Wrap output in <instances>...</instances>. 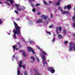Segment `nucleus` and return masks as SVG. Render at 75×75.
<instances>
[{
	"label": "nucleus",
	"instance_id": "3",
	"mask_svg": "<svg viewBox=\"0 0 75 75\" xmlns=\"http://www.w3.org/2000/svg\"><path fill=\"white\" fill-rule=\"evenodd\" d=\"M28 52H32L33 54H35V52L34 51V49L31 47H28Z\"/></svg>",
	"mask_w": 75,
	"mask_h": 75
},
{
	"label": "nucleus",
	"instance_id": "61",
	"mask_svg": "<svg viewBox=\"0 0 75 75\" xmlns=\"http://www.w3.org/2000/svg\"><path fill=\"white\" fill-rule=\"evenodd\" d=\"M48 61L49 62V61H50V60L49 59V60H48Z\"/></svg>",
	"mask_w": 75,
	"mask_h": 75
},
{
	"label": "nucleus",
	"instance_id": "31",
	"mask_svg": "<svg viewBox=\"0 0 75 75\" xmlns=\"http://www.w3.org/2000/svg\"><path fill=\"white\" fill-rule=\"evenodd\" d=\"M6 4H7V5H8V6H10V4H9V3L8 2H6Z\"/></svg>",
	"mask_w": 75,
	"mask_h": 75
},
{
	"label": "nucleus",
	"instance_id": "43",
	"mask_svg": "<svg viewBox=\"0 0 75 75\" xmlns=\"http://www.w3.org/2000/svg\"><path fill=\"white\" fill-rule=\"evenodd\" d=\"M37 48H38V49H39V50H40V47L39 46H37Z\"/></svg>",
	"mask_w": 75,
	"mask_h": 75
},
{
	"label": "nucleus",
	"instance_id": "35",
	"mask_svg": "<svg viewBox=\"0 0 75 75\" xmlns=\"http://www.w3.org/2000/svg\"><path fill=\"white\" fill-rule=\"evenodd\" d=\"M32 10V11H33V12H34V13L35 12V9L34 8Z\"/></svg>",
	"mask_w": 75,
	"mask_h": 75
},
{
	"label": "nucleus",
	"instance_id": "20",
	"mask_svg": "<svg viewBox=\"0 0 75 75\" xmlns=\"http://www.w3.org/2000/svg\"><path fill=\"white\" fill-rule=\"evenodd\" d=\"M30 59H32L33 61H35V58L33 57H30Z\"/></svg>",
	"mask_w": 75,
	"mask_h": 75
},
{
	"label": "nucleus",
	"instance_id": "33",
	"mask_svg": "<svg viewBox=\"0 0 75 75\" xmlns=\"http://www.w3.org/2000/svg\"><path fill=\"white\" fill-rule=\"evenodd\" d=\"M55 38H54L53 39H52V41L53 42H54L55 41Z\"/></svg>",
	"mask_w": 75,
	"mask_h": 75
},
{
	"label": "nucleus",
	"instance_id": "4",
	"mask_svg": "<svg viewBox=\"0 0 75 75\" xmlns=\"http://www.w3.org/2000/svg\"><path fill=\"white\" fill-rule=\"evenodd\" d=\"M54 67H49L48 68L50 71V72L52 74H54L55 72V70L54 69Z\"/></svg>",
	"mask_w": 75,
	"mask_h": 75
},
{
	"label": "nucleus",
	"instance_id": "15",
	"mask_svg": "<svg viewBox=\"0 0 75 75\" xmlns=\"http://www.w3.org/2000/svg\"><path fill=\"white\" fill-rule=\"evenodd\" d=\"M56 28L57 30L59 29V31H61L62 30V28L60 26H59V27H57Z\"/></svg>",
	"mask_w": 75,
	"mask_h": 75
},
{
	"label": "nucleus",
	"instance_id": "37",
	"mask_svg": "<svg viewBox=\"0 0 75 75\" xmlns=\"http://www.w3.org/2000/svg\"><path fill=\"white\" fill-rule=\"evenodd\" d=\"M52 27H53V25H52L49 26V28H52Z\"/></svg>",
	"mask_w": 75,
	"mask_h": 75
},
{
	"label": "nucleus",
	"instance_id": "26",
	"mask_svg": "<svg viewBox=\"0 0 75 75\" xmlns=\"http://www.w3.org/2000/svg\"><path fill=\"white\" fill-rule=\"evenodd\" d=\"M40 6V4H37L35 5L36 7H38V6Z\"/></svg>",
	"mask_w": 75,
	"mask_h": 75
},
{
	"label": "nucleus",
	"instance_id": "6",
	"mask_svg": "<svg viewBox=\"0 0 75 75\" xmlns=\"http://www.w3.org/2000/svg\"><path fill=\"white\" fill-rule=\"evenodd\" d=\"M43 59V65H45V64H47V63L45 62L46 61V59L45 56H41Z\"/></svg>",
	"mask_w": 75,
	"mask_h": 75
},
{
	"label": "nucleus",
	"instance_id": "12",
	"mask_svg": "<svg viewBox=\"0 0 75 75\" xmlns=\"http://www.w3.org/2000/svg\"><path fill=\"white\" fill-rule=\"evenodd\" d=\"M43 22L42 20H41V19H40L38 21H36V22L37 23H42Z\"/></svg>",
	"mask_w": 75,
	"mask_h": 75
},
{
	"label": "nucleus",
	"instance_id": "27",
	"mask_svg": "<svg viewBox=\"0 0 75 75\" xmlns=\"http://www.w3.org/2000/svg\"><path fill=\"white\" fill-rule=\"evenodd\" d=\"M42 52L43 54H44V55H47V54H46V53H45V52H44V51H42Z\"/></svg>",
	"mask_w": 75,
	"mask_h": 75
},
{
	"label": "nucleus",
	"instance_id": "24",
	"mask_svg": "<svg viewBox=\"0 0 75 75\" xmlns=\"http://www.w3.org/2000/svg\"><path fill=\"white\" fill-rule=\"evenodd\" d=\"M72 25H73V27L74 28H75V23H74L72 24Z\"/></svg>",
	"mask_w": 75,
	"mask_h": 75
},
{
	"label": "nucleus",
	"instance_id": "10",
	"mask_svg": "<svg viewBox=\"0 0 75 75\" xmlns=\"http://www.w3.org/2000/svg\"><path fill=\"white\" fill-rule=\"evenodd\" d=\"M69 45L70 46H72V45H73L74 46V48H75V44H74V43L71 42L70 43H69Z\"/></svg>",
	"mask_w": 75,
	"mask_h": 75
},
{
	"label": "nucleus",
	"instance_id": "38",
	"mask_svg": "<svg viewBox=\"0 0 75 75\" xmlns=\"http://www.w3.org/2000/svg\"><path fill=\"white\" fill-rule=\"evenodd\" d=\"M64 10H65V9H66V8H67V6H65L64 8Z\"/></svg>",
	"mask_w": 75,
	"mask_h": 75
},
{
	"label": "nucleus",
	"instance_id": "50",
	"mask_svg": "<svg viewBox=\"0 0 75 75\" xmlns=\"http://www.w3.org/2000/svg\"><path fill=\"white\" fill-rule=\"evenodd\" d=\"M56 12H57V10L55 9V11H54V13H56Z\"/></svg>",
	"mask_w": 75,
	"mask_h": 75
},
{
	"label": "nucleus",
	"instance_id": "39",
	"mask_svg": "<svg viewBox=\"0 0 75 75\" xmlns=\"http://www.w3.org/2000/svg\"><path fill=\"white\" fill-rule=\"evenodd\" d=\"M68 41H66L64 42V43H65V44H67L68 43Z\"/></svg>",
	"mask_w": 75,
	"mask_h": 75
},
{
	"label": "nucleus",
	"instance_id": "60",
	"mask_svg": "<svg viewBox=\"0 0 75 75\" xmlns=\"http://www.w3.org/2000/svg\"><path fill=\"white\" fill-rule=\"evenodd\" d=\"M61 0H59V1H61Z\"/></svg>",
	"mask_w": 75,
	"mask_h": 75
},
{
	"label": "nucleus",
	"instance_id": "11",
	"mask_svg": "<svg viewBox=\"0 0 75 75\" xmlns=\"http://www.w3.org/2000/svg\"><path fill=\"white\" fill-rule=\"evenodd\" d=\"M22 64H23V61L21 60L19 62V66L20 68H21V66L22 65Z\"/></svg>",
	"mask_w": 75,
	"mask_h": 75
},
{
	"label": "nucleus",
	"instance_id": "57",
	"mask_svg": "<svg viewBox=\"0 0 75 75\" xmlns=\"http://www.w3.org/2000/svg\"><path fill=\"white\" fill-rule=\"evenodd\" d=\"M0 4H2V2H1V1H0Z\"/></svg>",
	"mask_w": 75,
	"mask_h": 75
},
{
	"label": "nucleus",
	"instance_id": "25",
	"mask_svg": "<svg viewBox=\"0 0 75 75\" xmlns=\"http://www.w3.org/2000/svg\"><path fill=\"white\" fill-rule=\"evenodd\" d=\"M25 65H21V67H23V68H25Z\"/></svg>",
	"mask_w": 75,
	"mask_h": 75
},
{
	"label": "nucleus",
	"instance_id": "29",
	"mask_svg": "<svg viewBox=\"0 0 75 75\" xmlns=\"http://www.w3.org/2000/svg\"><path fill=\"white\" fill-rule=\"evenodd\" d=\"M14 12L16 13L17 14H18V11H17L15 10L14 11Z\"/></svg>",
	"mask_w": 75,
	"mask_h": 75
},
{
	"label": "nucleus",
	"instance_id": "21",
	"mask_svg": "<svg viewBox=\"0 0 75 75\" xmlns=\"http://www.w3.org/2000/svg\"><path fill=\"white\" fill-rule=\"evenodd\" d=\"M63 32L65 34H66V33H67V31L66 29H64L63 30Z\"/></svg>",
	"mask_w": 75,
	"mask_h": 75
},
{
	"label": "nucleus",
	"instance_id": "48",
	"mask_svg": "<svg viewBox=\"0 0 75 75\" xmlns=\"http://www.w3.org/2000/svg\"><path fill=\"white\" fill-rule=\"evenodd\" d=\"M50 15H51V17L52 18V17H53V16H52V14H50Z\"/></svg>",
	"mask_w": 75,
	"mask_h": 75
},
{
	"label": "nucleus",
	"instance_id": "44",
	"mask_svg": "<svg viewBox=\"0 0 75 75\" xmlns=\"http://www.w3.org/2000/svg\"><path fill=\"white\" fill-rule=\"evenodd\" d=\"M25 75H27V72L26 71H25V72L24 73Z\"/></svg>",
	"mask_w": 75,
	"mask_h": 75
},
{
	"label": "nucleus",
	"instance_id": "7",
	"mask_svg": "<svg viewBox=\"0 0 75 75\" xmlns=\"http://www.w3.org/2000/svg\"><path fill=\"white\" fill-rule=\"evenodd\" d=\"M61 13H62L63 14H70V13H69V11H63V10L62 9H61Z\"/></svg>",
	"mask_w": 75,
	"mask_h": 75
},
{
	"label": "nucleus",
	"instance_id": "59",
	"mask_svg": "<svg viewBox=\"0 0 75 75\" xmlns=\"http://www.w3.org/2000/svg\"><path fill=\"white\" fill-rule=\"evenodd\" d=\"M48 22H47V23L48 24Z\"/></svg>",
	"mask_w": 75,
	"mask_h": 75
},
{
	"label": "nucleus",
	"instance_id": "45",
	"mask_svg": "<svg viewBox=\"0 0 75 75\" xmlns=\"http://www.w3.org/2000/svg\"><path fill=\"white\" fill-rule=\"evenodd\" d=\"M15 58V54L13 56V58Z\"/></svg>",
	"mask_w": 75,
	"mask_h": 75
},
{
	"label": "nucleus",
	"instance_id": "23",
	"mask_svg": "<svg viewBox=\"0 0 75 75\" xmlns=\"http://www.w3.org/2000/svg\"><path fill=\"white\" fill-rule=\"evenodd\" d=\"M72 20H73V21H75V16H73L72 18Z\"/></svg>",
	"mask_w": 75,
	"mask_h": 75
},
{
	"label": "nucleus",
	"instance_id": "32",
	"mask_svg": "<svg viewBox=\"0 0 75 75\" xmlns=\"http://www.w3.org/2000/svg\"><path fill=\"white\" fill-rule=\"evenodd\" d=\"M46 33L47 34H48L49 35H51V33H50V32L47 31Z\"/></svg>",
	"mask_w": 75,
	"mask_h": 75
},
{
	"label": "nucleus",
	"instance_id": "22",
	"mask_svg": "<svg viewBox=\"0 0 75 75\" xmlns=\"http://www.w3.org/2000/svg\"><path fill=\"white\" fill-rule=\"evenodd\" d=\"M57 5H60V1H59L56 3Z\"/></svg>",
	"mask_w": 75,
	"mask_h": 75
},
{
	"label": "nucleus",
	"instance_id": "40",
	"mask_svg": "<svg viewBox=\"0 0 75 75\" xmlns=\"http://www.w3.org/2000/svg\"><path fill=\"white\" fill-rule=\"evenodd\" d=\"M56 33L57 34H59V32H58V30H56Z\"/></svg>",
	"mask_w": 75,
	"mask_h": 75
},
{
	"label": "nucleus",
	"instance_id": "34",
	"mask_svg": "<svg viewBox=\"0 0 75 75\" xmlns=\"http://www.w3.org/2000/svg\"><path fill=\"white\" fill-rule=\"evenodd\" d=\"M2 20L1 19H0V24H1L3 23V22H2Z\"/></svg>",
	"mask_w": 75,
	"mask_h": 75
},
{
	"label": "nucleus",
	"instance_id": "62",
	"mask_svg": "<svg viewBox=\"0 0 75 75\" xmlns=\"http://www.w3.org/2000/svg\"><path fill=\"white\" fill-rule=\"evenodd\" d=\"M20 75H23L22 74H21Z\"/></svg>",
	"mask_w": 75,
	"mask_h": 75
},
{
	"label": "nucleus",
	"instance_id": "47",
	"mask_svg": "<svg viewBox=\"0 0 75 75\" xmlns=\"http://www.w3.org/2000/svg\"><path fill=\"white\" fill-rule=\"evenodd\" d=\"M58 8V9H59V10L61 9V7H59Z\"/></svg>",
	"mask_w": 75,
	"mask_h": 75
},
{
	"label": "nucleus",
	"instance_id": "19",
	"mask_svg": "<svg viewBox=\"0 0 75 75\" xmlns=\"http://www.w3.org/2000/svg\"><path fill=\"white\" fill-rule=\"evenodd\" d=\"M58 38H61L62 37V35H58Z\"/></svg>",
	"mask_w": 75,
	"mask_h": 75
},
{
	"label": "nucleus",
	"instance_id": "36",
	"mask_svg": "<svg viewBox=\"0 0 75 75\" xmlns=\"http://www.w3.org/2000/svg\"><path fill=\"white\" fill-rule=\"evenodd\" d=\"M16 8H18V7H19L18 4H16Z\"/></svg>",
	"mask_w": 75,
	"mask_h": 75
},
{
	"label": "nucleus",
	"instance_id": "41",
	"mask_svg": "<svg viewBox=\"0 0 75 75\" xmlns=\"http://www.w3.org/2000/svg\"><path fill=\"white\" fill-rule=\"evenodd\" d=\"M36 59L38 62H40V60H39V59L37 57Z\"/></svg>",
	"mask_w": 75,
	"mask_h": 75
},
{
	"label": "nucleus",
	"instance_id": "63",
	"mask_svg": "<svg viewBox=\"0 0 75 75\" xmlns=\"http://www.w3.org/2000/svg\"><path fill=\"white\" fill-rule=\"evenodd\" d=\"M49 21H50V19H49Z\"/></svg>",
	"mask_w": 75,
	"mask_h": 75
},
{
	"label": "nucleus",
	"instance_id": "13",
	"mask_svg": "<svg viewBox=\"0 0 75 75\" xmlns=\"http://www.w3.org/2000/svg\"><path fill=\"white\" fill-rule=\"evenodd\" d=\"M72 49H74V50L75 51V48H74L72 47H70L69 48V51H71L72 50Z\"/></svg>",
	"mask_w": 75,
	"mask_h": 75
},
{
	"label": "nucleus",
	"instance_id": "17",
	"mask_svg": "<svg viewBox=\"0 0 75 75\" xmlns=\"http://www.w3.org/2000/svg\"><path fill=\"white\" fill-rule=\"evenodd\" d=\"M71 6L70 5H68L67 6V8L69 10V9H71Z\"/></svg>",
	"mask_w": 75,
	"mask_h": 75
},
{
	"label": "nucleus",
	"instance_id": "53",
	"mask_svg": "<svg viewBox=\"0 0 75 75\" xmlns=\"http://www.w3.org/2000/svg\"><path fill=\"white\" fill-rule=\"evenodd\" d=\"M40 13H38V15H40Z\"/></svg>",
	"mask_w": 75,
	"mask_h": 75
},
{
	"label": "nucleus",
	"instance_id": "8",
	"mask_svg": "<svg viewBox=\"0 0 75 75\" xmlns=\"http://www.w3.org/2000/svg\"><path fill=\"white\" fill-rule=\"evenodd\" d=\"M41 17H42L43 18L44 20H47V19L48 18V16H46L44 15H42Z\"/></svg>",
	"mask_w": 75,
	"mask_h": 75
},
{
	"label": "nucleus",
	"instance_id": "52",
	"mask_svg": "<svg viewBox=\"0 0 75 75\" xmlns=\"http://www.w3.org/2000/svg\"><path fill=\"white\" fill-rule=\"evenodd\" d=\"M8 35H10L11 33H8Z\"/></svg>",
	"mask_w": 75,
	"mask_h": 75
},
{
	"label": "nucleus",
	"instance_id": "58",
	"mask_svg": "<svg viewBox=\"0 0 75 75\" xmlns=\"http://www.w3.org/2000/svg\"><path fill=\"white\" fill-rule=\"evenodd\" d=\"M73 35H74V37H75V34H74Z\"/></svg>",
	"mask_w": 75,
	"mask_h": 75
},
{
	"label": "nucleus",
	"instance_id": "14",
	"mask_svg": "<svg viewBox=\"0 0 75 75\" xmlns=\"http://www.w3.org/2000/svg\"><path fill=\"white\" fill-rule=\"evenodd\" d=\"M22 55L23 56V57L24 58L26 57V54H25V52L24 51H23L22 53Z\"/></svg>",
	"mask_w": 75,
	"mask_h": 75
},
{
	"label": "nucleus",
	"instance_id": "9",
	"mask_svg": "<svg viewBox=\"0 0 75 75\" xmlns=\"http://www.w3.org/2000/svg\"><path fill=\"white\" fill-rule=\"evenodd\" d=\"M25 8L24 7H22L21 9L19 8V7H18V8H16V9L17 11H21V9H24Z\"/></svg>",
	"mask_w": 75,
	"mask_h": 75
},
{
	"label": "nucleus",
	"instance_id": "51",
	"mask_svg": "<svg viewBox=\"0 0 75 75\" xmlns=\"http://www.w3.org/2000/svg\"><path fill=\"white\" fill-rule=\"evenodd\" d=\"M19 20V18H17L16 19V20Z\"/></svg>",
	"mask_w": 75,
	"mask_h": 75
},
{
	"label": "nucleus",
	"instance_id": "54",
	"mask_svg": "<svg viewBox=\"0 0 75 75\" xmlns=\"http://www.w3.org/2000/svg\"><path fill=\"white\" fill-rule=\"evenodd\" d=\"M20 52H22V51L21 50H20Z\"/></svg>",
	"mask_w": 75,
	"mask_h": 75
},
{
	"label": "nucleus",
	"instance_id": "49",
	"mask_svg": "<svg viewBox=\"0 0 75 75\" xmlns=\"http://www.w3.org/2000/svg\"><path fill=\"white\" fill-rule=\"evenodd\" d=\"M50 3H52V2L51 1H49Z\"/></svg>",
	"mask_w": 75,
	"mask_h": 75
},
{
	"label": "nucleus",
	"instance_id": "42",
	"mask_svg": "<svg viewBox=\"0 0 75 75\" xmlns=\"http://www.w3.org/2000/svg\"><path fill=\"white\" fill-rule=\"evenodd\" d=\"M31 6H32V7H34V5L31 4Z\"/></svg>",
	"mask_w": 75,
	"mask_h": 75
},
{
	"label": "nucleus",
	"instance_id": "56",
	"mask_svg": "<svg viewBox=\"0 0 75 75\" xmlns=\"http://www.w3.org/2000/svg\"><path fill=\"white\" fill-rule=\"evenodd\" d=\"M35 56L36 58H37V56H36V55H35Z\"/></svg>",
	"mask_w": 75,
	"mask_h": 75
},
{
	"label": "nucleus",
	"instance_id": "5",
	"mask_svg": "<svg viewBox=\"0 0 75 75\" xmlns=\"http://www.w3.org/2000/svg\"><path fill=\"white\" fill-rule=\"evenodd\" d=\"M34 75H41V74H40L38 71V69L34 70Z\"/></svg>",
	"mask_w": 75,
	"mask_h": 75
},
{
	"label": "nucleus",
	"instance_id": "46",
	"mask_svg": "<svg viewBox=\"0 0 75 75\" xmlns=\"http://www.w3.org/2000/svg\"><path fill=\"white\" fill-rule=\"evenodd\" d=\"M30 0V2H31L32 1H35V0Z\"/></svg>",
	"mask_w": 75,
	"mask_h": 75
},
{
	"label": "nucleus",
	"instance_id": "16",
	"mask_svg": "<svg viewBox=\"0 0 75 75\" xmlns=\"http://www.w3.org/2000/svg\"><path fill=\"white\" fill-rule=\"evenodd\" d=\"M20 68H18L17 69V74L20 75Z\"/></svg>",
	"mask_w": 75,
	"mask_h": 75
},
{
	"label": "nucleus",
	"instance_id": "28",
	"mask_svg": "<svg viewBox=\"0 0 75 75\" xmlns=\"http://www.w3.org/2000/svg\"><path fill=\"white\" fill-rule=\"evenodd\" d=\"M43 3L44 4H45V5H47V4H48L47 3L46 1H44Z\"/></svg>",
	"mask_w": 75,
	"mask_h": 75
},
{
	"label": "nucleus",
	"instance_id": "1",
	"mask_svg": "<svg viewBox=\"0 0 75 75\" xmlns=\"http://www.w3.org/2000/svg\"><path fill=\"white\" fill-rule=\"evenodd\" d=\"M13 23L15 29L16 30L14 29L13 30V32L14 33V34L13 35V37L16 39H17V38H16V34L18 35V34H19V35H21V32H20L21 27H20V26H18L17 24L14 21Z\"/></svg>",
	"mask_w": 75,
	"mask_h": 75
},
{
	"label": "nucleus",
	"instance_id": "30",
	"mask_svg": "<svg viewBox=\"0 0 75 75\" xmlns=\"http://www.w3.org/2000/svg\"><path fill=\"white\" fill-rule=\"evenodd\" d=\"M29 42L30 44H33V43H34V41H29Z\"/></svg>",
	"mask_w": 75,
	"mask_h": 75
},
{
	"label": "nucleus",
	"instance_id": "18",
	"mask_svg": "<svg viewBox=\"0 0 75 75\" xmlns=\"http://www.w3.org/2000/svg\"><path fill=\"white\" fill-rule=\"evenodd\" d=\"M7 1H10V4H11L12 3H13V0H6Z\"/></svg>",
	"mask_w": 75,
	"mask_h": 75
},
{
	"label": "nucleus",
	"instance_id": "55",
	"mask_svg": "<svg viewBox=\"0 0 75 75\" xmlns=\"http://www.w3.org/2000/svg\"><path fill=\"white\" fill-rule=\"evenodd\" d=\"M30 62H32V63H33L34 62H33V61H30Z\"/></svg>",
	"mask_w": 75,
	"mask_h": 75
},
{
	"label": "nucleus",
	"instance_id": "2",
	"mask_svg": "<svg viewBox=\"0 0 75 75\" xmlns=\"http://www.w3.org/2000/svg\"><path fill=\"white\" fill-rule=\"evenodd\" d=\"M17 44V45L13 46L12 48L14 50H18V49L17 48V45H18L19 47H21V45L20 42H18Z\"/></svg>",
	"mask_w": 75,
	"mask_h": 75
}]
</instances>
